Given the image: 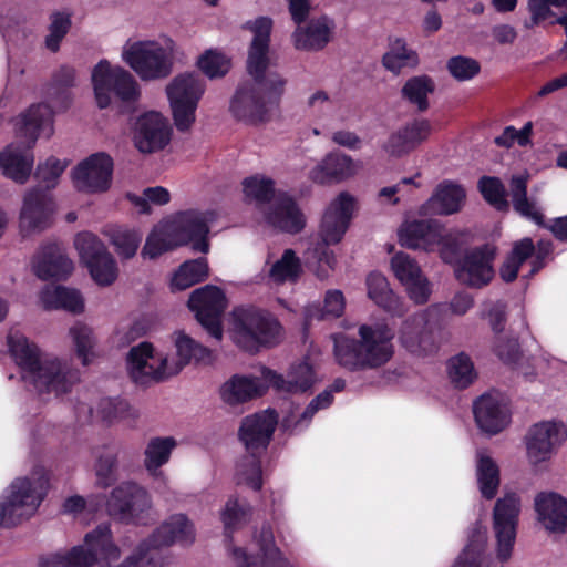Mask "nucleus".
I'll use <instances>...</instances> for the list:
<instances>
[{"label":"nucleus","mask_w":567,"mask_h":567,"mask_svg":"<svg viewBox=\"0 0 567 567\" xmlns=\"http://www.w3.org/2000/svg\"><path fill=\"white\" fill-rule=\"evenodd\" d=\"M476 476L482 496L493 499L501 483L499 467L496 462L491 456L481 454L477 460Z\"/></svg>","instance_id":"nucleus-42"},{"label":"nucleus","mask_w":567,"mask_h":567,"mask_svg":"<svg viewBox=\"0 0 567 567\" xmlns=\"http://www.w3.org/2000/svg\"><path fill=\"white\" fill-rule=\"evenodd\" d=\"M8 348L22 379L40 393L65 394L78 380L72 371L58 358H41L40 348L19 332L8 334Z\"/></svg>","instance_id":"nucleus-2"},{"label":"nucleus","mask_w":567,"mask_h":567,"mask_svg":"<svg viewBox=\"0 0 567 567\" xmlns=\"http://www.w3.org/2000/svg\"><path fill=\"white\" fill-rule=\"evenodd\" d=\"M431 132L430 121L414 120L390 134L382 148L389 156L400 158L426 141Z\"/></svg>","instance_id":"nucleus-26"},{"label":"nucleus","mask_w":567,"mask_h":567,"mask_svg":"<svg viewBox=\"0 0 567 567\" xmlns=\"http://www.w3.org/2000/svg\"><path fill=\"white\" fill-rule=\"evenodd\" d=\"M359 339L346 334L333 338V354L342 368L351 371L379 369L394 355V331L386 323L361 324Z\"/></svg>","instance_id":"nucleus-4"},{"label":"nucleus","mask_w":567,"mask_h":567,"mask_svg":"<svg viewBox=\"0 0 567 567\" xmlns=\"http://www.w3.org/2000/svg\"><path fill=\"white\" fill-rule=\"evenodd\" d=\"M411 300L417 305H424L429 301L431 289L429 280L420 272L411 281L403 284Z\"/></svg>","instance_id":"nucleus-63"},{"label":"nucleus","mask_w":567,"mask_h":567,"mask_svg":"<svg viewBox=\"0 0 567 567\" xmlns=\"http://www.w3.org/2000/svg\"><path fill=\"white\" fill-rule=\"evenodd\" d=\"M419 64V55L406 47V42L398 38L390 50L382 56V65L390 72L399 74L403 68H415Z\"/></svg>","instance_id":"nucleus-41"},{"label":"nucleus","mask_w":567,"mask_h":567,"mask_svg":"<svg viewBox=\"0 0 567 567\" xmlns=\"http://www.w3.org/2000/svg\"><path fill=\"white\" fill-rule=\"evenodd\" d=\"M74 246L82 264L92 279L100 286H110L117 278V265L104 243L93 233L82 231L75 236Z\"/></svg>","instance_id":"nucleus-15"},{"label":"nucleus","mask_w":567,"mask_h":567,"mask_svg":"<svg viewBox=\"0 0 567 567\" xmlns=\"http://www.w3.org/2000/svg\"><path fill=\"white\" fill-rule=\"evenodd\" d=\"M442 238V224L435 219L413 220L399 230V240L408 249L434 250Z\"/></svg>","instance_id":"nucleus-27"},{"label":"nucleus","mask_w":567,"mask_h":567,"mask_svg":"<svg viewBox=\"0 0 567 567\" xmlns=\"http://www.w3.org/2000/svg\"><path fill=\"white\" fill-rule=\"evenodd\" d=\"M270 373L272 385L278 390L289 393L307 392L311 389L315 379V372L311 365L307 362H300L292 365L287 379L276 372Z\"/></svg>","instance_id":"nucleus-38"},{"label":"nucleus","mask_w":567,"mask_h":567,"mask_svg":"<svg viewBox=\"0 0 567 567\" xmlns=\"http://www.w3.org/2000/svg\"><path fill=\"white\" fill-rule=\"evenodd\" d=\"M55 209L51 194L41 187L30 189L23 198L20 213V227L22 230L41 231L52 224Z\"/></svg>","instance_id":"nucleus-23"},{"label":"nucleus","mask_w":567,"mask_h":567,"mask_svg":"<svg viewBox=\"0 0 567 567\" xmlns=\"http://www.w3.org/2000/svg\"><path fill=\"white\" fill-rule=\"evenodd\" d=\"M473 413L477 426L489 435L502 432L511 420L503 399L492 393H484L474 401Z\"/></svg>","instance_id":"nucleus-25"},{"label":"nucleus","mask_w":567,"mask_h":567,"mask_svg":"<svg viewBox=\"0 0 567 567\" xmlns=\"http://www.w3.org/2000/svg\"><path fill=\"white\" fill-rule=\"evenodd\" d=\"M175 347L178 362L174 367L168 365L167 357L155 352L148 341L132 347L127 353L126 363L131 379L140 385H148L152 382H162L177 374L186 364L205 361L210 357L207 347L196 342L184 332H177Z\"/></svg>","instance_id":"nucleus-3"},{"label":"nucleus","mask_w":567,"mask_h":567,"mask_svg":"<svg viewBox=\"0 0 567 567\" xmlns=\"http://www.w3.org/2000/svg\"><path fill=\"white\" fill-rule=\"evenodd\" d=\"M114 161L105 152H96L81 161L72 171L74 187L84 193H105L111 188Z\"/></svg>","instance_id":"nucleus-20"},{"label":"nucleus","mask_w":567,"mask_h":567,"mask_svg":"<svg viewBox=\"0 0 567 567\" xmlns=\"http://www.w3.org/2000/svg\"><path fill=\"white\" fill-rule=\"evenodd\" d=\"M368 297L385 312L402 317L405 313L403 301L393 292L388 279L380 272H370L367 277Z\"/></svg>","instance_id":"nucleus-35"},{"label":"nucleus","mask_w":567,"mask_h":567,"mask_svg":"<svg viewBox=\"0 0 567 567\" xmlns=\"http://www.w3.org/2000/svg\"><path fill=\"white\" fill-rule=\"evenodd\" d=\"M151 508L147 491L134 482H123L114 487L106 501L111 517L125 523H140Z\"/></svg>","instance_id":"nucleus-18"},{"label":"nucleus","mask_w":567,"mask_h":567,"mask_svg":"<svg viewBox=\"0 0 567 567\" xmlns=\"http://www.w3.org/2000/svg\"><path fill=\"white\" fill-rule=\"evenodd\" d=\"M0 167L4 176L24 184L32 172L33 155L9 145L0 152Z\"/></svg>","instance_id":"nucleus-36"},{"label":"nucleus","mask_w":567,"mask_h":567,"mask_svg":"<svg viewBox=\"0 0 567 567\" xmlns=\"http://www.w3.org/2000/svg\"><path fill=\"white\" fill-rule=\"evenodd\" d=\"M209 276L208 261L205 257L184 261L171 279V290L182 291L205 281Z\"/></svg>","instance_id":"nucleus-39"},{"label":"nucleus","mask_w":567,"mask_h":567,"mask_svg":"<svg viewBox=\"0 0 567 567\" xmlns=\"http://www.w3.org/2000/svg\"><path fill=\"white\" fill-rule=\"evenodd\" d=\"M514 210L519 214L522 217L534 221L539 227H546L545 216L537 208L536 203L529 199L527 196L514 200L513 203Z\"/></svg>","instance_id":"nucleus-64"},{"label":"nucleus","mask_w":567,"mask_h":567,"mask_svg":"<svg viewBox=\"0 0 567 567\" xmlns=\"http://www.w3.org/2000/svg\"><path fill=\"white\" fill-rule=\"evenodd\" d=\"M227 305L224 290L214 285L193 290L187 301V307L194 312L198 323L216 340L223 337L221 318Z\"/></svg>","instance_id":"nucleus-16"},{"label":"nucleus","mask_w":567,"mask_h":567,"mask_svg":"<svg viewBox=\"0 0 567 567\" xmlns=\"http://www.w3.org/2000/svg\"><path fill=\"white\" fill-rule=\"evenodd\" d=\"M494 352L507 365H516L522 359L520 346L515 338H499L494 346Z\"/></svg>","instance_id":"nucleus-61"},{"label":"nucleus","mask_w":567,"mask_h":567,"mask_svg":"<svg viewBox=\"0 0 567 567\" xmlns=\"http://www.w3.org/2000/svg\"><path fill=\"white\" fill-rule=\"evenodd\" d=\"M267 386L255 377L235 374L220 388V396L227 404L235 405L262 396Z\"/></svg>","instance_id":"nucleus-34"},{"label":"nucleus","mask_w":567,"mask_h":567,"mask_svg":"<svg viewBox=\"0 0 567 567\" xmlns=\"http://www.w3.org/2000/svg\"><path fill=\"white\" fill-rule=\"evenodd\" d=\"M334 21L327 16L312 18L305 27L298 24L293 32L296 49L303 51L322 50L331 40Z\"/></svg>","instance_id":"nucleus-31"},{"label":"nucleus","mask_w":567,"mask_h":567,"mask_svg":"<svg viewBox=\"0 0 567 567\" xmlns=\"http://www.w3.org/2000/svg\"><path fill=\"white\" fill-rule=\"evenodd\" d=\"M465 196V189L460 184L445 179L436 186L422 209L426 214L452 215L461 209Z\"/></svg>","instance_id":"nucleus-32"},{"label":"nucleus","mask_w":567,"mask_h":567,"mask_svg":"<svg viewBox=\"0 0 567 567\" xmlns=\"http://www.w3.org/2000/svg\"><path fill=\"white\" fill-rule=\"evenodd\" d=\"M176 447V440L172 436L152 437L144 451V466L151 474H155L165 465Z\"/></svg>","instance_id":"nucleus-40"},{"label":"nucleus","mask_w":567,"mask_h":567,"mask_svg":"<svg viewBox=\"0 0 567 567\" xmlns=\"http://www.w3.org/2000/svg\"><path fill=\"white\" fill-rule=\"evenodd\" d=\"M194 528L184 514L169 517L158 526L146 539L142 540L117 567H138L152 549L168 547L174 543L189 545L194 542Z\"/></svg>","instance_id":"nucleus-13"},{"label":"nucleus","mask_w":567,"mask_h":567,"mask_svg":"<svg viewBox=\"0 0 567 567\" xmlns=\"http://www.w3.org/2000/svg\"><path fill=\"white\" fill-rule=\"evenodd\" d=\"M495 257L496 249L488 244L466 250L454 267L455 279L472 289L487 287L495 277Z\"/></svg>","instance_id":"nucleus-17"},{"label":"nucleus","mask_w":567,"mask_h":567,"mask_svg":"<svg viewBox=\"0 0 567 567\" xmlns=\"http://www.w3.org/2000/svg\"><path fill=\"white\" fill-rule=\"evenodd\" d=\"M478 189L483 198L498 210L508 208L506 190L498 177L483 176L478 181Z\"/></svg>","instance_id":"nucleus-52"},{"label":"nucleus","mask_w":567,"mask_h":567,"mask_svg":"<svg viewBox=\"0 0 567 567\" xmlns=\"http://www.w3.org/2000/svg\"><path fill=\"white\" fill-rule=\"evenodd\" d=\"M33 268L37 277L42 280H64L73 271V262L59 244L49 243L42 246Z\"/></svg>","instance_id":"nucleus-30"},{"label":"nucleus","mask_w":567,"mask_h":567,"mask_svg":"<svg viewBox=\"0 0 567 567\" xmlns=\"http://www.w3.org/2000/svg\"><path fill=\"white\" fill-rule=\"evenodd\" d=\"M110 239L116 254L123 259H130L141 245L142 234L136 229L120 227L111 231Z\"/></svg>","instance_id":"nucleus-47"},{"label":"nucleus","mask_w":567,"mask_h":567,"mask_svg":"<svg viewBox=\"0 0 567 567\" xmlns=\"http://www.w3.org/2000/svg\"><path fill=\"white\" fill-rule=\"evenodd\" d=\"M535 511L542 525L551 533H567V499L555 492H540Z\"/></svg>","instance_id":"nucleus-28"},{"label":"nucleus","mask_w":567,"mask_h":567,"mask_svg":"<svg viewBox=\"0 0 567 567\" xmlns=\"http://www.w3.org/2000/svg\"><path fill=\"white\" fill-rule=\"evenodd\" d=\"M92 84L95 100L100 109L111 104V94L123 102H135L140 90L134 76L121 66H111L106 60H101L92 71Z\"/></svg>","instance_id":"nucleus-12"},{"label":"nucleus","mask_w":567,"mask_h":567,"mask_svg":"<svg viewBox=\"0 0 567 567\" xmlns=\"http://www.w3.org/2000/svg\"><path fill=\"white\" fill-rule=\"evenodd\" d=\"M408 322H404V326L400 333V341L402 347H404L409 352L417 355L426 354L429 351L433 349V343L427 342L430 336L425 333H413L409 330Z\"/></svg>","instance_id":"nucleus-58"},{"label":"nucleus","mask_w":567,"mask_h":567,"mask_svg":"<svg viewBox=\"0 0 567 567\" xmlns=\"http://www.w3.org/2000/svg\"><path fill=\"white\" fill-rule=\"evenodd\" d=\"M75 70L62 65L52 76L47 89L48 103L32 104L19 116L17 134L24 138L25 146L31 150L40 136L49 138L53 134V117L55 112L69 109L72 102L71 87L74 85Z\"/></svg>","instance_id":"nucleus-5"},{"label":"nucleus","mask_w":567,"mask_h":567,"mask_svg":"<svg viewBox=\"0 0 567 567\" xmlns=\"http://www.w3.org/2000/svg\"><path fill=\"white\" fill-rule=\"evenodd\" d=\"M243 190L247 198L268 204L275 196V182L259 175L249 176L243 181Z\"/></svg>","instance_id":"nucleus-49"},{"label":"nucleus","mask_w":567,"mask_h":567,"mask_svg":"<svg viewBox=\"0 0 567 567\" xmlns=\"http://www.w3.org/2000/svg\"><path fill=\"white\" fill-rule=\"evenodd\" d=\"M487 536L480 528L473 529L468 542L452 567H483Z\"/></svg>","instance_id":"nucleus-44"},{"label":"nucleus","mask_w":567,"mask_h":567,"mask_svg":"<svg viewBox=\"0 0 567 567\" xmlns=\"http://www.w3.org/2000/svg\"><path fill=\"white\" fill-rule=\"evenodd\" d=\"M447 370L451 382L458 389H466L476 378L471 358L463 352L449 360Z\"/></svg>","instance_id":"nucleus-46"},{"label":"nucleus","mask_w":567,"mask_h":567,"mask_svg":"<svg viewBox=\"0 0 567 567\" xmlns=\"http://www.w3.org/2000/svg\"><path fill=\"white\" fill-rule=\"evenodd\" d=\"M436 246H440V255L445 264L455 267L458 260L462 258L461 255L462 244L460 239L452 234H446L444 226L442 225V238L437 241Z\"/></svg>","instance_id":"nucleus-60"},{"label":"nucleus","mask_w":567,"mask_h":567,"mask_svg":"<svg viewBox=\"0 0 567 567\" xmlns=\"http://www.w3.org/2000/svg\"><path fill=\"white\" fill-rule=\"evenodd\" d=\"M121 556L118 546L113 542L109 524H100L84 537V546H74L64 554L70 567H92L97 563L117 560Z\"/></svg>","instance_id":"nucleus-14"},{"label":"nucleus","mask_w":567,"mask_h":567,"mask_svg":"<svg viewBox=\"0 0 567 567\" xmlns=\"http://www.w3.org/2000/svg\"><path fill=\"white\" fill-rule=\"evenodd\" d=\"M37 477H18L0 497V527L12 528L28 519L41 505L48 487L45 472H34Z\"/></svg>","instance_id":"nucleus-7"},{"label":"nucleus","mask_w":567,"mask_h":567,"mask_svg":"<svg viewBox=\"0 0 567 567\" xmlns=\"http://www.w3.org/2000/svg\"><path fill=\"white\" fill-rule=\"evenodd\" d=\"M446 70L458 82L474 79L481 72V63L470 56L455 55L446 61Z\"/></svg>","instance_id":"nucleus-53"},{"label":"nucleus","mask_w":567,"mask_h":567,"mask_svg":"<svg viewBox=\"0 0 567 567\" xmlns=\"http://www.w3.org/2000/svg\"><path fill=\"white\" fill-rule=\"evenodd\" d=\"M204 91L205 84L196 73L179 74L167 85L166 93L178 132L184 133L190 130Z\"/></svg>","instance_id":"nucleus-11"},{"label":"nucleus","mask_w":567,"mask_h":567,"mask_svg":"<svg viewBox=\"0 0 567 567\" xmlns=\"http://www.w3.org/2000/svg\"><path fill=\"white\" fill-rule=\"evenodd\" d=\"M277 424L278 414L275 410H268L244 417L239 427V440L252 457L251 474L246 481L256 492L262 488L261 463L258 455L267 450Z\"/></svg>","instance_id":"nucleus-9"},{"label":"nucleus","mask_w":567,"mask_h":567,"mask_svg":"<svg viewBox=\"0 0 567 567\" xmlns=\"http://www.w3.org/2000/svg\"><path fill=\"white\" fill-rule=\"evenodd\" d=\"M391 268L402 285L422 272L417 262L405 252H396L391 258Z\"/></svg>","instance_id":"nucleus-56"},{"label":"nucleus","mask_w":567,"mask_h":567,"mask_svg":"<svg viewBox=\"0 0 567 567\" xmlns=\"http://www.w3.org/2000/svg\"><path fill=\"white\" fill-rule=\"evenodd\" d=\"M172 45L157 41H136L123 51V60L144 81L167 78L173 70Z\"/></svg>","instance_id":"nucleus-10"},{"label":"nucleus","mask_w":567,"mask_h":567,"mask_svg":"<svg viewBox=\"0 0 567 567\" xmlns=\"http://www.w3.org/2000/svg\"><path fill=\"white\" fill-rule=\"evenodd\" d=\"M171 125L158 112L150 111L143 113L134 124V145L143 154L164 150L171 142Z\"/></svg>","instance_id":"nucleus-21"},{"label":"nucleus","mask_w":567,"mask_h":567,"mask_svg":"<svg viewBox=\"0 0 567 567\" xmlns=\"http://www.w3.org/2000/svg\"><path fill=\"white\" fill-rule=\"evenodd\" d=\"M117 465L116 455L107 453L100 455L95 464L97 484L107 487L114 480V472Z\"/></svg>","instance_id":"nucleus-62"},{"label":"nucleus","mask_w":567,"mask_h":567,"mask_svg":"<svg viewBox=\"0 0 567 567\" xmlns=\"http://www.w3.org/2000/svg\"><path fill=\"white\" fill-rule=\"evenodd\" d=\"M49 34L45 37V47L51 52H58L60 44L71 28V18L62 12H53L50 17Z\"/></svg>","instance_id":"nucleus-54"},{"label":"nucleus","mask_w":567,"mask_h":567,"mask_svg":"<svg viewBox=\"0 0 567 567\" xmlns=\"http://www.w3.org/2000/svg\"><path fill=\"white\" fill-rule=\"evenodd\" d=\"M520 497L516 493H507L498 498L493 509V529L497 540V558L507 561L513 553L516 540Z\"/></svg>","instance_id":"nucleus-19"},{"label":"nucleus","mask_w":567,"mask_h":567,"mask_svg":"<svg viewBox=\"0 0 567 567\" xmlns=\"http://www.w3.org/2000/svg\"><path fill=\"white\" fill-rule=\"evenodd\" d=\"M40 300L44 309H64L73 313L84 310V301L80 291L63 286L47 287L40 293Z\"/></svg>","instance_id":"nucleus-37"},{"label":"nucleus","mask_w":567,"mask_h":567,"mask_svg":"<svg viewBox=\"0 0 567 567\" xmlns=\"http://www.w3.org/2000/svg\"><path fill=\"white\" fill-rule=\"evenodd\" d=\"M435 90L434 81L429 75H416L410 78L403 85L402 97L417 106L420 112L429 109V94Z\"/></svg>","instance_id":"nucleus-43"},{"label":"nucleus","mask_w":567,"mask_h":567,"mask_svg":"<svg viewBox=\"0 0 567 567\" xmlns=\"http://www.w3.org/2000/svg\"><path fill=\"white\" fill-rule=\"evenodd\" d=\"M65 169V164L54 156L49 157L44 163H40L35 169L34 176L40 183L45 184V189L54 188L59 177Z\"/></svg>","instance_id":"nucleus-57"},{"label":"nucleus","mask_w":567,"mask_h":567,"mask_svg":"<svg viewBox=\"0 0 567 567\" xmlns=\"http://www.w3.org/2000/svg\"><path fill=\"white\" fill-rule=\"evenodd\" d=\"M353 174L352 158L346 154L332 152L310 171L309 177L313 183L327 185L349 178Z\"/></svg>","instance_id":"nucleus-33"},{"label":"nucleus","mask_w":567,"mask_h":567,"mask_svg":"<svg viewBox=\"0 0 567 567\" xmlns=\"http://www.w3.org/2000/svg\"><path fill=\"white\" fill-rule=\"evenodd\" d=\"M70 336L75 346L76 357L83 365H89L91 363L90 355L95 344L92 329L82 322H76L70 328Z\"/></svg>","instance_id":"nucleus-51"},{"label":"nucleus","mask_w":567,"mask_h":567,"mask_svg":"<svg viewBox=\"0 0 567 567\" xmlns=\"http://www.w3.org/2000/svg\"><path fill=\"white\" fill-rule=\"evenodd\" d=\"M346 300L340 290H329L322 307L316 306L308 310V317L313 320H330L340 318L344 312Z\"/></svg>","instance_id":"nucleus-48"},{"label":"nucleus","mask_w":567,"mask_h":567,"mask_svg":"<svg viewBox=\"0 0 567 567\" xmlns=\"http://www.w3.org/2000/svg\"><path fill=\"white\" fill-rule=\"evenodd\" d=\"M168 233L175 235L179 245H192L194 251L207 254L209 227L204 215L197 210L177 213L167 224Z\"/></svg>","instance_id":"nucleus-22"},{"label":"nucleus","mask_w":567,"mask_h":567,"mask_svg":"<svg viewBox=\"0 0 567 567\" xmlns=\"http://www.w3.org/2000/svg\"><path fill=\"white\" fill-rule=\"evenodd\" d=\"M266 221L282 233L296 235L303 230L306 219L296 200L288 196H280L265 214Z\"/></svg>","instance_id":"nucleus-29"},{"label":"nucleus","mask_w":567,"mask_h":567,"mask_svg":"<svg viewBox=\"0 0 567 567\" xmlns=\"http://www.w3.org/2000/svg\"><path fill=\"white\" fill-rule=\"evenodd\" d=\"M550 7L559 8L560 2L558 0H528L530 19L525 21V28L532 29L555 16Z\"/></svg>","instance_id":"nucleus-59"},{"label":"nucleus","mask_w":567,"mask_h":567,"mask_svg":"<svg viewBox=\"0 0 567 567\" xmlns=\"http://www.w3.org/2000/svg\"><path fill=\"white\" fill-rule=\"evenodd\" d=\"M99 410L102 419L107 423L134 416L130 403L121 398L102 399L99 403Z\"/></svg>","instance_id":"nucleus-55"},{"label":"nucleus","mask_w":567,"mask_h":567,"mask_svg":"<svg viewBox=\"0 0 567 567\" xmlns=\"http://www.w3.org/2000/svg\"><path fill=\"white\" fill-rule=\"evenodd\" d=\"M197 66L209 79H218L229 72L231 62L224 53L209 49L199 56Z\"/></svg>","instance_id":"nucleus-50"},{"label":"nucleus","mask_w":567,"mask_h":567,"mask_svg":"<svg viewBox=\"0 0 567 567\" xmlns=\"http://www.w3.org/2000/svg\"><path fill=\"white\" fill-rule=\"evenodd\" d=\"M567 437L563 423L540 422L534 424L527 435V454L534 463L548 460L554 450Z\"/></svg>","instance_id":"nucleus-24"},{"label":"nucleus","mask_w":567,"mask_h":567,"mask_svg":"<svg viewBox=\"0 0 567 567\" xmlns=\"http://www.w3.org/2000/svg\"><path fill=\"white\" fill-rule=\"evenodd\" d=\"M244 29L254 34L247 58V72L252 79L238 85L229 110L236 120L256 125L267 122L271 109L278 106L286 80L278 73H266L269 66L272 20L269 17H258L247 21Z\"/></svg>","instance_id":"nucleus-1"},{"label":"nucleus","mask_w":567,"mask_h":567,"mask_svg":"<svg viewBox=\"0 0 567 567\" xmlns=\"http://www.w3.org/2000/svg\"><path fill=\"white\" fill-rule=\"evenodd\" d=\"M233 339L251 354L280 343L282 324L270 311L256 306H238L231 311Z\"/></svg>","instance_id":"nucleus-6"},{"label":"nucleus","mask_w":567,"mask_h":567,"mask_svg":"<svg viewBox=\"0 0 567 567\" xmlns=\"http://www.w3.org/2000/svg\"><path fill=\"white\" fill-rule=\"evenodd\" d=\"M354 205V197L342 192L324 212L319 229L321 243H318L315 248L319 266L324 265L329 269H334L337 257L329 246L337 245L342 240L350 226Z\"/></svg>","instance_id":"nucleus-8"},{"label":"nucleus","mask_w":567,"mask_h":567,"mask_svg":"<svg viewBox=\"0 0 567 567\" xmlns=\"http://www.w3.org/2000/svg\"><path fill=\"white\" fill-rule=\"evenodd\" d=\"M302 272L300 258L295 250L286 249L279 260L269 270V277L276 284L297 281Z\"/></svg>","instance_id":"nucleus-45"}]
</instances>
